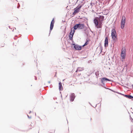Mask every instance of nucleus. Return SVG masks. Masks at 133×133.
I'll return each instance as SVG.
<instances>
[{"label": "nucleus", "instance_id": "obj_1", "mask_svg": "<svg viewBox=\"0 0 133 133\" xmlns=\"http://www.w3.org/2000/svg\"><path fill=\"white\" fill-rule=\"evenodd\" d=\"M104 19V17L103 16L99 15V17H95L94 20V22L97 28H101L102 21Z\"/></svg>", "mask_w": 133, "mask_h": 133}, {"label": "nucleus", "instance_id": "obj_2", "mask_svg": "<svg viewBox=\"0 0 133 133\" xmlns=\"http://www.w3.org/2000/svg\"><path fill=\"white\" fill-rule=\"evenodd\" d=\"M111 37L113 40L116 41L117 39V35L115 30L113 29L111 30Z\"/></svg>", "mask_w": 133, "mask_h": 133}, {"label": "nucleus", "instance_id": "obj_3", "mask_svg": "<svg viewBox=\"0 0 133 133\" xmlns=\"http://www.w3.org/2000/svg\"><path fill=\"white\" fill-rule=\"evenodd\" d=\"M125 21L126 18L124 16H123L122 17V18L121 22V26L122 29H124V27Z\"/></svg>", "mask_w": 133, "mask_h": 133}, {"label": "nucleus", "instance_id": "obj_4", "mask_svg": "<svg viewBox=\"0 0 133 133\" xmlns=\"http://www.w3.org/2000/svg\"><path fill=\"white\" fill-rule=\"evenodd\" d=\"M84 25L83 24H76L74 27V29L75 30L77 28L79 29H82L84 28Z\"/></svg>", "mask_w": 133, "mask_h": 133}, {"label": "nucleus", "instance_id": "obj_5", "mask_svg": "<svg viewBox=\"0 0 133 133\" xmlns=\"http://www.w3.org/2000/svg\"><path fill=\"white\" fill-rule=\"evenodd\" d=\"M72 28L71 29V31L70 33V35H69V37L70 39L72 40V37L74 34L75 32V30L74 29H72Z\"/></svg>", "mask_w": 133, "mask_h": 133}, {"label": "nucleus", "instance_id": "obj_6", "mask_svg": "<svg viewBox=\"0 0 133 133\" xmlns=\"http://www.w3.org/2000/svg\"><path fill=\"white\" fill-rule=\"evenodd\" d=\"M81 7V6H80L78 7H77L76 8L74 9V12L72 13V14L74 15H75L76 13H78Z\"/></svg>", "mask_w": 133, "mask_h": 133}, {"label": "nucleus", "instance_id": "obj_7", "mask_svg": "<svg viewBox=\"0 0 133 133\" xmlns=\"http://www.w3.org/2000/svg\"><path fill=\"white\" fill-rule=\"evenodd\" d=\"M104 45L105 47L106 48L108 47V36H106L105 37Z\"/></svg>", "mask_w": 133, "mask_h": 133}, {"label": "nucleus", "instance_id": "obj_8", "mask_svg": "<svg viewBox=\"0 0 133 133\" xmlns=\"http://www.w3.org/2000/svg\"><path fill=\"white\" fill-rule=\"evenodd\" d=\"M125 50H122V52L121 54V57L123 59L125 58Z\"/></svg>", "mask_w": 133, "mask_h": 133}, {"label": "nucleus", "instance_id": "obj_9", "mask_svg": "<svg viewBox=\"0 0 133 133\" xmlns=\"http://www.w3.org/2000/svg\"><path fill=\"white\" fill-rule=\"evenodd\" d=\"M74 48L76 50H80L81 49L82 47L81 46H79L77 45L74 44Z\"/></svg>", "mask_w": 133, "mask_h": 133}, {"label": "nucleus", "instance_id": "obj_10", "mask_svg": "<svg viewBox=\"0 0 133 133\" xmlns=\"http://www.w3.org/2000/svg\"><path fill=\"white\" fill-rule=\"evenodd\" d=\"M75 97V96L74 93H72L71 94L70 96L71 101H73Z\"/></svg>", "mask_w": 133, "mask_h": 133}, {"label": "nucleus", "instance_id": "obj_11", "mask_svg": "<svg viewBox=\"0 0 133 133\" xmlns=\"http://www.w3.org/2000/svg\"><path fill=\"white\" fill-rule=\"evenodd\" d=\"M54 23V18H53V19L52 20L50 24V30H51L53 28Z\"/></svg>", "mask_w": 133, "mask_h": 133}, {"label": "nucleus", "instance_id": "obj_12", "mask_svg": "<svg viewBox=\"0 0 133 133\" xmlns=\"http://www.w3.org/2000/svg\"><path fill=\"white\" fill-rule=\"evenodd\" d=\"M84 70V68L83 67H79L77 68V69L76 71V72L77 73L78 71H81Z\"/></svg>", "mask_w": 133, "mask_h": 133}, {"label": "nucleus", "instance_id": "obj_13", "mask_svg": "<svg viewBox=\"0 0 133 133\" xmlns=\"http://www.w3.org/2000/svg\"><path fill=\"white\" fill-rule=\"evenodd\" d=\"M59 89L60 91H62L63 90V87H62V84L61 82L59 83Z\"/></svg>", "mask_w": 133, "mask_h": 133}, {"label": "nucleus", "instance_id": "obj_14", "mask_svg": "<svg viewBox=\"0 0 133 133\" xmlns=\"http://www.w3.org/2000/svg\"><path fill=\"white\" fill-rule=\"evenodd\" d=\"M110 81V80L106 78H103L101 79V81L102 83H103L105 81Z\"/></svg>", "mask_w": 133, "mask_h": 133}, {"label": "nucleus", "instance_id": "obj_15", "mask_svg": "<svg viewBox=\"0 0 133 133\" xmlns=\"http://www.w3.org/2000/svg\"><path fill=\"white\" fill-rule=\"evenodd\" d=\"M125 96L126 97L129 99H131L133 98V97L131 95H125Z\"/></svg>", "mask_w": 133, "mask_h": 133}, {"label": "nucleus", "instance_id": "obj_16", "mask_svg": "<svg viewBox=\"0 0 133 133\" xmlns=\"http://www.w3.org/2000/svg\"><path fill=\"white\" fill-rule=\"evenodd\" d=\"M88 43V41H87V42L85 43L83 45V46H84L87 45Z\"/></svg>", "mask_w": 133, "mask_h": 133}, {"label": "nucleus", "instance_id": "obj_17", "mask_svg": "<svg viewBox=\"0 0 133 133\" xmlns=\"http://www.w3.org/2000/svg\"><path fill=\"white\" fill-rule=\"evenodd\" d=\"M4 43H2L1 45H0V46L1 47H3L4 46Z\"/></svg>", "mask_w": 133, "mask_h": 133}, {"label": "nucleus", "instance_id": "obj_18", "mask_svg": "<svg viewBox=\"0 0 133 133\" xmlns=\"http://www.w3.org/2000/svg\"><path fill=\"white\" fill-rule=\"evenodd\" d=\"M31 129V128L30 125H29V128H28V130H29Z\"/></svg>", "mask_w": 133, "mask_h": 133}]
</instances>
